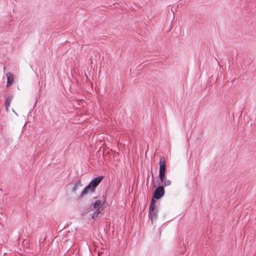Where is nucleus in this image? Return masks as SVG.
I'll return each mask as SVG.
<instances>
[{
    "label": "nucleus",
    "instance_id": "obj_1",
    "mask_svg": "<svg viewBox=\"0 0 256 256\" xmlns=\"http://www.w3.org/2000/svg\"><path fill=\"white\" fill-rule=\"evenodd\" d=\"M102 176H98L92 180L90 184L84 189L80 194V196L81 198H83L88 194L92 193L94 192L95 188L102 181Z\"/></svg>",
    "mask_w": 256,
    "mask_h": 256
},
{
    "label": "nucleus",
    "instance_id": "obj_2",
    "mask_svg": "<svg viewBox=\"0 0 256 256\" xmlns=\"http://www.w3.org/2000/svg\"><path fill=\"white\" fill-rule=\"evenodd\" d=\"M155 200L153 198L150 206L149 216L152 222L157 218L158 210L155 205Z\"/></svg>",
    "mask_w": 256,
    "mask_h": 256
},
{
    "label": "nucleus",
    "instance_id": "obj_3",
    "mask_svg": "<svg viewBox=\"0 0 256 256\" xmlns=\"http://www.w3.org/2000/svg\"><path fill=\"white\" fill-rule=\"evenodd\" d=\"M160 170H159V176L160 181H162L164 180V176L166 173V162L164 158H161L160 160Z\"/></svg>",
    "mask_w": 256,
    "mask_h": 256
},
{
    "label": "nucleus",
    "instance_id": "obj_4",
    "mask_svg": "<svg viewBox=\"0 0 256 256\" xmlns=\"http://www.w3.org/2000/svg\"><path fill=\"white\" fill-rule=\"evenodd\" d=\"M164 194V188L162 186H158L156 189L154 193V198L156 199L161 198Z\"/></svg>",
    "mask_w": 256,
    "mask_h": 256
},
{
    "label": "nucleus",
    "instance_id": "obj_5",
    "mask_svg": "<svg viewBox=\"0 0 256 256\" xmlns=\"http://www.w3.org/2000/svg\"><path fill=\"white\" fill-rule=\"evenodd\" d=\"M82 186V184H81V182H80V181H78V182H76L74 184V186L72 188V192H76V191L77 190L78 188Z\"/></svg>",
    "mask_w": 256,
    "mask_h": 256
},
{
    "label": "nucleus",
    "instance_id": "obj_6",
    "mask_svg": "<svg viewBox=\"0 0 256 256\" xmlns=\"http://www.w3.org/2000/svg\"><path fill=\"white\" fill-rule=\"evenodd\" d=\"M100 210H96V212L93 214L92 216V218L96 220L100 218Z\"/></svg>",
    "mask_w": 256,
    "mask_h": 256
},
{
    "label": "nucleus",
    "instance_id": "obj_7",
    "mask_svg": "<svg viewBox=\"0 0 256 256\" xmlns=\"http://www.w3.org/2000/svg\"><path fill=\"white\" fill-rule=\"evenodd\" d=\"M102 204V202L100 200H97L95 202L94 207L96 210H98L100 208V206Z\"/></svg>",
    "mask_w": 256,
    "mask_h": 256
},
{
    "label": "nucleus",
    "instance_id": "obj_8",
    "mask_svg": "<svg viewBox=\"0 0 256 256\" xmlns=\"http://www.w3.org/2000/svg\"><path fill=\"white\" fill-rule=\"evenodd\" d=\"M161 182H164V186H168L171 184L170 180L166 179V178L165 176H164V180Z\"/></svg>",
    "mask_w": 256,
    "mask_h": 256
},
{
    "label": "nucleus",
    "instance_id": "obj_9",
    "mask_svg": "<svg viewBox=\"0 0 256 256\" xmlns=\"http://www.w3.org/2000/svg\"><path fill=\"white\" fill-rule=\"evenodd\" d=\"M6 80H13L12 74L10 72H8L6 74Z\"/></svg>",
    "mask_w": 256,
    "mask_h": 256
},
{
    "label": "nucleus",
    "instance_id": "obj_10",
    "mask_svg": "<svg viewBox=\"0 0 256 256\" xmlns=\"http://www.w3.org/2000/svg\"><path fill=\"white\" fill-rule=\"evenodd\" d=\"M224 76L222 75V74L220 73V76L218 74V76L216 80H224Z\"/></svg>",
    "mask_w": 256,
    "mask_h": 256
},
{
    "label": "nucleus",
    "instance_id": "obj_11",
    "mask_svg": "<svg viewBox=\"0 0 256 256\" xmlns=\"http://www.w3.org/2000/svg\"><path fill=\"white\" fill-rule=\"evenodd\" d=\"M10 102V100L6 99V106H8Z\"/></svg>",
    "mask_w": 256,
    "mask_h": 256
},
{
    "label": "nucleus",
    "instance_id": "obj_12",
    "mask_svg": "<svg viewBox=\"0 0 256 256\" xmlns=\"http://www.w3.org/2000/svg\"><path fill=\"white\" fill-rule=\"evenodd\" d=\"M13 81H7V84H6V86H10L11 85V84H12V82Z\"/></svg>",
    "mask_w": 256,
    "mask_h": 256
}]
</instances>
